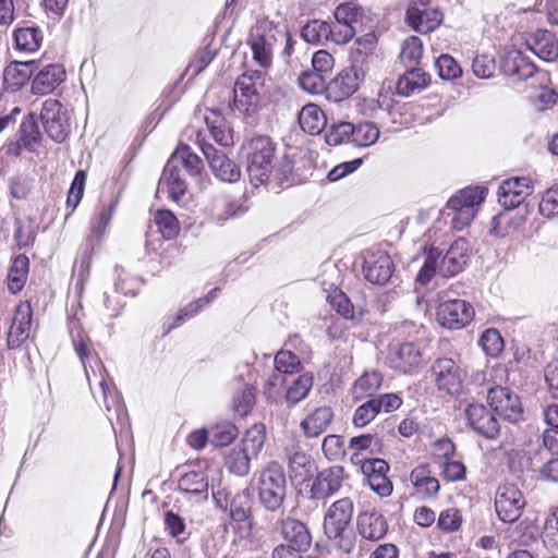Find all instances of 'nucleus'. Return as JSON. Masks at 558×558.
I'll return each mask as SVG.
<instances>
[{
  "instance_id": "1",
  "label": "nucleus",
  "mask_w": 558,
  "mask_h": 558,
  "mask_svg": "<svg viewBox=\"0 0 558 558\" xmlns=\"http://www.w3.org/2000/svg\"><path fill=\"white\" fill-rule=\"evenodd\" d=\"M243 147L246 150V170L253 185L265 184L272 177L279 183L289 180L293 169L292 162L284 156L278 166L275 165L276 144L269 136H253Z\"/></svg>"
},
{
  "instance_id": "2",
  "label": "nucleus",
  "mask_w": 558,
  "mask_h": 558,
  "mask_svg": "<svg viewBox=\"0 0 558 558\" xmlns=\"http://www.w3.org/2000/svg\"><path fill=\"white\" fill-rule=\"evenodd\" d=\"M69 331L72 338L74 350L78 355L81 362L83 363L89 386L92 387L94 381L97 383V385L101 389L107 412H111L112 410H114L117 413L118 421H121L125 415V411L121 403L120 396L118 395V391L112 380L109 378V375L102 362L98 357H96L94 360L95 365L89 364L87 366L86 364V359H88L89 356V339L82 330L80 320L77 318H70Z\"/></svg>"
},
{
  "instance_id": "3",
  "label": "nucleus",
  "mask_w": 558,
  "mask_h": 558,
  "mask_svg": "<svg viewBox=\"0 0 558 558\" xmlns=\"http://www.w3.org/2000/svg\"><path fill=\"white\" fill-rule=\"evenodd\" d=\"M468 250V242L464 239L454 241L445 255L437 247L429 248L416 281L426 284L436 272L447 278L459 274L466 263Z\"/></svg>"
},
{
  "instance_id": "4",
  "label": "nucleus",
  "mask_w": 558,
  "mask_h": 558,
  "mask_svg": "<svg viewBox=\"0 0 558 558\" xmlns=\"http://www.w3.org/2000/svg\"><path fill=\"white\" fill-rule=\"evenodd\" d=\"M353 517V501L345 497L335 501L325 513L324 532L337 548L350 554L354 549V536L348 531Z\"/></svg>"
},
{
  "instance_id": "5",
  "label": "nucleus",
  "mask_w": 558,
  "mask_h": 558,
  "mask_svg": "<svg viewBox=\"0 0 558 558\" xmlns=\"http://www.w3.org/2000/svg\"><path fill=\"white\" fill-rule=\"evenodd\" d=\"M257 489L258 500L267 511L282 512L287 480L283 468L278 462H269L259 472Z\"/></svg>"
},
{
  "instance_id": "6",
  "label": "nucleus",
  "mask_w": 558,
  "mask_h": 558,
  "mask_svg": "<svg viewBox=\"0 0 558 558\" xmlns=\"http://www.w3.org/2000/svg\"><path fill=\"white\" fill-rule=\"evenodd\" d=\"M485 186H468L452 195L447 202V208L452 211V228L463 230L475 218L487 196Z\"/></svg>"
},
{
  "instance_id": "7",
  "label": "nucleus",
  "mask_w": 558,
  "mask_h": 558,
  "mask_svg": "<svg viewBox=\"0 0 558 558\" xmlns=\"http://www.w3.org/2000/svg\"><path fill=\"white\" fill-rule=\"evenodd\" d=\"M281 27L268 19H262L251 28L248 45L253 60L263 69L272 63L274 50L282 37Z\"/></svg>"
},
{
  "instance_id": "8",
  "label": "nucleus",
  "mask_w": 558,
  "mask_h": 558,
  "mask_svg": "<svg viewBox=\"0 0 558 558\" xmlns=\"http://www.w3.org/2000/svg\"><path fill=\"white\" fill-rule=\"evenodd\" d=\"M266 73L250 70L238 77L233 88V108L247 116L257 111L262 101Z\"/></svg>"
},
{
  "instance_id": "9",
  "label": "nucleus",
  "mask_w": 558,
  "mask_h": 558,
  "mask_svg": "<svg viewBox=\"0 0 558 558\" xmlns=\"http://www.w3.org/2000/svg\"><path fill=\"white\" fill-rule=\"evenodd\" d=\"M196 143L207 159L211 171L219 180L232 183L240 179V168L223 151L207 143L201 131L196 133Z\"/></svg>"
},
{
  "instance_id": "10",
  "label": "nucleus",
  "mask_w": 558,
  "mask_h": 558,
  "mask_svg": "<svg viewBox=\"0 0 558 558\" xmlns=\"http://www.w3.org/2000/svg\"><path fill=\"white\" fill-rule=\"evenodd\" d=\"M430 372L438 390L451 396L461 391L465 374L454 360L439 357L433 363Z\"/></svg>"
},
{
  "instance_id": "11",
  "label": "nucleus",
  "mask_w": 558,
  "mask_h": 558,
  "mask_svg": "<svg viewBox=\"0 0 558 558\" xmlns=\"http://www.w3.org/2000/svg\"><path fill=\"white\" fill-rule=\"evenodd\" d=\"M526 502L522 492L513 484L500 485L495 495V509L498 518L506 523L515 522Z\"/></svg>"
},
{
  "instance_id": "12",
  "label": "nucleus",
  "mask_w": 558,
  "mask_h": 558,
  "mask_svg": "<svg viewBox=\"0 0 558 558\" xmlns=\"http://www.w3.org/2000/svg\"><path fill=\"white\" fill-rule=\"evenodd\" d=\"M386 364L400 373L408 374L422 362L421 349L413 342H391L385 357Z\"/></svg>"
},
{
  "instance_id": "13",
  "label": "nucleus",
  "mask_w": 558,
  "mask_h": 558,
  "mask_svg": "<svg viewBox=\"0 0 558 558\" xmlns=\"http://www.w3.org/2000/svg\"><path fill=\"white\" fill-rule=\"evenodd\" d=\"M213 497L217 501L219 507L230 508V517L234 522L238 523H247V529H252L251 519V508H252V495L248 488H245L239 493H236L230 502L228 501L229 493L226 488H216L215 485H211Z\"/></svg>"
},
{
  "instance_id": "14",
  "label": "nucleus",
  "mask_w": 558,
  "mask_h": 558,
  "mask_svg": "<svg viewBox=\"0 0 558 558\" xmlns=\"http://www.w3.org/2000/svg\"><path fill=\"white\" fill-rule=\"evenodd\" d=\"M40 120L48 136L57 143H62L69 135L70 124L66 112L56 99H47L41 107Z\"/></svg>"
},
{
  "instance_id": "15",
  "label": "nucleus",
  "mask_w": 558,
  "mask_h": 558,
  "mask_svg": "<svg viewBox=\"0 0 558 558\" xmlns=\"http://www.w3.org/2000/svg\"><path fill=\"white\" fill-rule=\"evenodd\" d=\"M474 317L473 306L460 299L445 300L437 307L438 323L448 329H461Z\"/></svg>"
},
{
  "instance_id": "16",
  "label": "nucleus",
  "mask_w": 558,
  "mask_h": 558,
  "mask_svg": "<svg viewBox=\"0 0 558 558\" xmlns=\"http://www.w3.org/2000/svg\"><path fill=\"white\" fill-rule=\"evenodd\" d=\"M487 400L490 408L505 420L515 423L523 413L519 397L509 388L495 386L488 389Z\"/></svg>"
},
{
  "instance_id": "17",
  "label": "nucleus",
  "mask_w": 558,
  "mask_h": 558,
  "mask_svg": "<svg viewBox=\"0 0 558 558\" xmlns=\"http://www.w3.org/2000/svg\"><path fill=\"white\" fill-rule=\"evenodd\" d=\"M363 275L373 284L384 286L391 278L395 265L389 254L381 250L367 251L363 263Z\"/></svg>"
},
{
  "instance_id": "18",
  "label": "nucleus",
  "mask_w": 558,
  "mask_h": 558,
  "mask_svg": "<svg viewBox=\"0 0 558 558\" xmlns=\"http://www.w3.org/2000/svg\"><path fill=\"white\" fill-rule=\"evenodd\" d=\"M533 181L527 177L506 179L498 187V203L507 210L517 208L533 193Z\"/></svg>"
},
{
  "instance_id": "19",
  "label": "nucleus",
  "mask_w": 558,
  "mask_h": 558,
  "mask_svg": "<svg viewBox=\"0 0 558 558\" xmlns=\"http://www.w3.org/2000/svg\"><path fill=\"white\" fill-rule=\"evenodd\" d=\"M208 475L201 466L183 473L178 481L179 493L190 502H205L208 499Z\"/></svg>"
},
{
  "instance_id": "20",
  "label": "nucleus",
  "mask_w": 558,
  "mask_h": 558,
  "mask_svg": "<svg viewBox=\"0 0 558 558\" xmlns=\"http://www.w3.org/2000/svg\"><path fill=\"white\" fill-rule=\"evenodd\" d=\"M363 78L364 73L357 66L342 70L328 83V98L335 102L349 98L357 90Z\"/></svg>"
},
{
  "instance_id": "21",
  "label": "nucleus",
  "mask_w": 558,
  "mask_h": 558,
  "mask_svg": "<svg viewBox=\"0 0 558 558\" xmlns=\"http://www.w3.org/2000/svg\"><path fill=\"white\" fill-rule=\"evenodd\" d=\"M278 529L286 546L306 551L312 544V535L305 523L287 517L278 522Z\"/></svg>"
},
{
  "instance_id": "22",
  "label": "nucleus",
  "mask_w": 558,
  "mask_h": 558,
  "mask_svg": "<svg viewBox=\"0 0 558 558\" xmlns=\"http://www.w3.org/2000/svg\"><path fill=\"white\" fill-rule=\"evenodd\" d=\"M247 206L243 197L233 198L226 194L216 195L210 206V219L217 226H223L228 220L243 216Z\"/></svg>"
},
{
  "instance_id": "23",
  "label": "nucleus",
  "mask_w": 558,
  "mask_h": 558,
  "mask_svg": "<svg viewBox=\"0 0 558 558\" xmlns=\"http://www.w3.org/2000/svg\"><path fill=\"white\" fill-rule=\"evenodd\" d=\"M344 480V470L342 466L335 465L323 470L316 476L311 488V495L314 499H326L331 497L342 487Z\"/></svg>"
},
{
  "instance_id": "24",
  "label": "nucleus",
  "mask_w": 558,
  "mask_h": 558,
  "mask_svg": "<svg viewBox=\"0 0 558 558\" xmlns=\"http://www.w3.org/2000/svg\"><path fill=\"white\" fill-rule=\"evenodd\" d=\"M466 418L470 426L486 438H495L499 433V424L495 415L483 404H470L466 408Z\"/></svg>"
},
{
  "instance_id": "25",
  "label": "nucleus",
  "mask_w": 558,
  "mask_h": 558,
  "mask_svg": "<svg viewBox=\"0 0 558 558\" xmlns=\"http://www.w3.org/2000/svg\"><path fill=\"white\" fill-rule=\"evenodd\" d=\"M35 69H37L35 61H12L4 69L0 83L4 90L15 93L29 81Z\"/></svg>"
},
{
  "instance_id": "26",
  "label": "nucleus",
  "mask_w": 558,
  "mask_h": 558,
  "mask_svg": "<svg viewBox=\"0 0 558 558\" xmlns=\"http://www.w3.org/2000/svg\"><path fill=\"white\" fill-rule=\"evenodd\" d=\"M32 323V308L28 302L20 303L16 306L11 326L8 332V345L20 347L29 336Z\"/></svg>"
},
{
  "instance_id": "27",
  "label": "nucleus",
  "mask_w": 558,
  "mask_h": 558,
  "mask_svg": "<svg viewBox=\"0 0 558 558\" xmlns=\"http://www.w3.org/2000/svg\"><path fill=\"white\" fill-rule=\"evenodd\" d=\"M525 44L541 60L550 62L558 58V39L549 31L537 29L527 37Z\"/></svg>"
},
{
  "instance_id": "28",
  "label": "nucleus",
  "mask_w": 558,
  "mask_h": 558,
  "mask_svg": "<svg viewBox=\"0 0 558 558\" xmlns=\"http://www.w3.org/2000/svg\"><path fill=\"white\" fill-rule=\"evenodd\" d=\"M114 203H110L108 207L101 208L96 218L92 222L90 236L85 244L84 251L81 256V267H88L90 260V253L94 250V243L100 241L105 234L107 227L110 223L112 213L114 210Z\"/></svg>"
},
{
  "instance_id": "29",
  "label": "nucleus",
  "mask_w": 558,
  "mask_h": 558,
  "mask_svg": "<svg viewBox=\"0 0 558 558\" xmlns=\"http://www.w3.org/2000/svg\"><path fill=\"white\" fill-rule=\"evenodd\" d=\"M65 77V71L60 64H48L33 78L32 92L36 95H47L54 90Z\"/></svg>"
},
{
  "instance_id": "30",
  "label": "nucleus",
  "mask_w": 558,
  "mask_h": 558,
  "mask_svg": "<svg viewBox=\"0 0 558 558\" xmlns=\"http://www.w3.org/2000/svg\"><path fill=\"white\" fill-rule=\"evenodd\" d=\"M444 15L437 9L410 8L407 12L409 25L421 34H427L436 29L442 22Z\"/></svg>"
},
{
  "instance_id": "31",
  "label": "nucleus",
  "mask_w": 558,
  "mask_h": 558,
  "mask_svg": "<svg viewBox=\"0 0 558 558\" xmlns=\"http://www.w3.org/2000/svg\"><path fill=\"white\" fill-rule=\"evenodd\" d=\"M502 71L508 76L527 80L536 72L535 64L521 51H509L502 61Z\"/></svg>"
},
{
  "instance_id": "32",
  "label": "nucleus",
  "mask_w": 558,
  "mask_h": 558,
  "mask_svg": "<svg viewBox=\"0 0 558 558\" xmlns=\"http://www.w3.org/2000/svg\"><path fill=\"white\" fill-rule=\"evenodd\" d=\"M410 481L415 494L422 499L435 497L440 488L439 481L430 475L429 468L426 464L414 468L410 474Z\"/></svg>"
},
{
  "instance_id": "33",
  "label": "nucleus",
  "mask_w": 558,
  "mask_h": 558,
  "mask_svg": "<svg viewBox=\"0 0 558 558\" xmlns=\"http://www.w3.org/2000/svg\"><path fill=\"white\" fill-rule=\"evenodd\" d=\"M387 522L378 512H363L357 517V531L368 541H378L387 533Z\"/></svg>"
},
{
  "instance_id": "34",
  "label": "nucleus",
  "mask_w": 558,
  "mask_h": 558,
  "mask_svg": "<svg viewBox=\"0 0 558 558\" xmlns=\"http://www.w3.org/2000/svg\"><path fill=\"white\" fill-rule=\"evenodd\" d=\"M333 412L329 407H319L310 412L300 426L306 437H318L332 422Z\"/></svg>"
},
{
  "instance_id": "35",
  "label": "nucleus",
  "mask_w": 558,
  "mask_h": 558,
  "mask_svg": "<svg viewBox=\"0 0 558 558\" xmlns=\"http://www.w3.org/2000/svg\"><path fill=\"white\" fill-rule=\"evenodd\" d=\"M14 47L26 53L36 52L44 39L43 31L38 26L19 27L13 32Z\"/></svg>"
},
{
  "instance_id": "36",
  "label": "nucleus",
  "mask_w": 558,
  "mask_h": 558,
  "mask_svg": "<svg viewBox=\"0 0 558 558\" xmlns=\"http://www.w3.org/2000/svg\"><path fill=\"white\" fill-rule=\"evenodd\" d=\"M301 129L312 135L319 134L327 124L324 111L315 104H307L299 113Z\"/></svg>"
},
{
  "instance_id": "37",
  "label": "nucleus",
  "mask_w": 558,
  "mask_h": 558,
  "mask_svg": "<svg viewBox=\"0 0 558 558\" xmlns=\"http://www.w3.org/2000/svg\"><path fill=\"white\" fill-rule=\"evenodd\" d=\"M174 166L175 169H184L192 177L199 174L203 162L187 145H180L167 162Z\"/></svg>"
},
{
  "instance_id": "38",
  "label": "nucleus",
  "mask_w": 558,
  "mask_h": 558,
  "mask_svg": "<svg viewBox=\"0 0 558 558\" xmlns=\"http://www.w3.org/2000/svg\"><path fill=\"white\" fill-rule=\"evenodd\" d=\"M167 187L172 201L179 202L186 191V183L181 174V169H175L172 165H166L159 181L158 190Z\"/></svg>"
},
{
  "instance_id": "39",
  "label": "nucleus",
  "mask_w": 558,
  "mask_h": 558,
  "mask_svg": "<svg viewBox=\"0 0 558 558\" xmlns=\"http://www.w3.org/2000/svg\"><path fill=\"white\" fill-rule=\"evenodd\" d=\"M427 82L428 75L421 69L413 66L399 77L397 92L401 96L409 97L426 87Z\"/></svg>"
},
{
  "instance_id": "40",
  "label": "nucleus",
  "mask_w": 558,
  "mask_h": 558,
  "mask_svg": "<svg viewBox=\"0 0 558 558\" xmlns=\"http://www.w3.org/2000/svg\"><path fill=\"white\" fill-rule=\"evenodd\" d=\"M253 458L242 447L235 446L225 453V466L230 473L243 477L248 474L250 462Z\"/></svg>"
},
{
  "instance_id": "41",
  "label": "nucleus",
  "mask_w": 558,
  "mask_h": 558,
  "mask_svg": "<svg viewBox=\"0 0 558 558\" xmlns=\"http://www.w3.org/2000/svg\"><path fill=\"white\" fill-rule=\"evenodd\" d=\"M383 377L378 372H366L360 376L353 385V395L356 400L375 398L380 388Z\"/></svg>"
},
{
  "instance_id": "42",
  "label": "nucleus",
  "mask_w": 558,
  "mask_h": 558,
  "mask_svg": "<svg viewBox=\"0 0 558 558\" xmlns=\"http://www.w3.org/2000/svg\"><path fill=\"white\" fill-rule=\"evenodd\" d=\"M218 291H219V289L215 288L211 291H209V293L206 296L199 298L198 300L182 307L179 311L178 315L175 316L173 323H171L167 327L165 333L170 332L172 329L180 326L185 320L194 317L197 313H199L205 306H207L216 298Z\"/></svg>"
},
{
  "instance_id": "43",
  "label": "nucleus",
  "mask_w": 558,
  "mask_h": 558,
  "mask_svg": "<svg viewBox=\"0 0 558 558\" xmlns=\"http://www.w3.org/2000/svg\"><path fill=\"white\" fill-rule=\"evenodd\" d=\"M255 399V388L248 384H243L233 395L232 410L241 417L246 416L252 411Z\"/></svg>"
},
{
  "instance_id": "44",
  "label": "nucleus",
  "mask_w": 558,
  "mask_h": 558,
  "mask_svg": "<svg viewBox=\"0 0 558 558\" xmlns=\"http://www.w3.org/2000/svg\"><path fill=\"white\" fill-rule=\"evenodd\" d=\"M330 33L329 23L322 20H311L301 29V38L314 45H322L328 41Z\"/></svg>"
},
{
  "instance_id": "45",
  "label": "nucleus",
  "mask_w": 558,
  "mask_h": 558,
  "mask_svg": "<svg viewBox=\"0 0 558 558\" xmlns=\"http://www.w3.org/2000/svg\"><path fill=\"white\" fill-rule=\"evenodd\" d=\"M28 258L24 255H20L13 260L8 275V289L12 293H17L23 289L28 272Z\"/></svg>"
},
{
  "instance_id": "46",
  "label": "nucleus",
  "mask_w": 558,
  "mask_h": 558,
  "mask_svg": "<svg viewBox=\"0 0 558 558\" xmlns=\"http://www.w3.org/2000/svg\"><path fill=\"white\" fill-rule=\"evenodd\" d=\"M265 440V426L263 424H254L245 432L244 437L239 446L255 458L263 449Z\"/></svg>"
},
{
  "instance_id": "47",
  "label": "nucleus",
  "mask_w": 558,
  "mask_h": 558,
  "mask_svg": "<svg viewBox=\"0 0 558 558\" xmlns=\"http://www.w3.org/2000/svg\"><path fill=\"white\" fill-rule=\"evenodd\" d=\"M290 386L286 391V399L291 404H296L303 400L313 386V376L311 374H301L290 379Z\"/></svg>"
},
{
  "instance_id": "48",
  "label": "nucleus",
  "mask_w": 558,
  "mask_h": 558,
  "mask_svg": "<svg viewBox=\"0 0 558 558\" xmlns=\"http://www.w3.org/2000/svg\"><path fill=\"white\" fill-rule=\"evenodd\" d=\"M41 133L34 113L24 118L21 124V142L28 150H35L40 144Z\"/></svg>"
},
{
  "instance_id": "49",
  "label": "nucleus",
  "mask_w": 558,
  "mask_h": 558,
  "mask_svg": "<svg viewBox=\"0 0 558 558\" xmlns=\"http://www.w3.org/2000/svg\"><path fill=\"white\" fill-rule=\"evenodd\" d=\"M239 435L238 427L229 421L217 423L209 430V441L216 447L231 444Z\"/></svg>"
},
{
  "instance_id": "50",
  "label": "nucleus",
  "mask_w": 558,
  "mask_h": 558,
  "mask_svg": "<svg viewBox=\"0 0 558 558\" xmlns=\"http://www.w3.org/2000/svg\"><path fill=\"white\" fill-rule=\"evenodd\" d=\"M379 129L373 122L353 124L352 144L359 147H367L379 138Z\"/></svg>"
},
{
  "instance_id": "51",
  "label": "nucleus",
  "mask_w": 558,
  "mask_h": 558,
  "mask_svg": "<svg viewBox=\"0 0 558 558\" xmlns=\"http://www.w3.org/2000/svg\"><path fill=\"white\" fill-rule=\"evenodd\" d=\"M380 445L379 438L372 434L352 437L349 442V449L353 451L351 460L353 462H360V453L368 452L369 454H374L377 452Z\"/></svg>"
},
{
  "instance_id": "52",
  "label": "nucleus",
  "mask_w": 558,
  "mask_h": 558,
  "mask_svg": "<svg viewBox=\"0 0 558 558\" xmlns=\"http://www.w3.org/2000/svg\"><path fill=\"white\" fill-rule=\"evenodd\" d=\"M286 457L289 469L295 476H303L307 472L311 457L298 444L293 442L291 448H286Z\"/></svg>"
},
{
  "instance_id": "53",
  "label": "nucleus",
  "mask_w": 558,
  "mask_h": 558,
  "mask_svg": "<svg viewBox=\"0 0 558 558\" xmlns=\"http://www.w3.org/2000/svg\"><path fill=\"white\" fill-rule=\"evenodd\" d=\"M300 87L311 94H322L326 92L328 94V84L325 75L314 71L307 70L301 73L299 76Z\"/></svg>"
},
{
  "instance_id": "54",
  "label": "nucleus",
  "mask_w": 558,
  "mask_h": 558,
  "mask_svg": "<svg viewBox=\"0 0 558 558\" xmlns=\"http://www.w3.org/2000/svg\"><path fill=\"white\" fill-rule=\"evenodd\" d=\"M154 221L158 227V231L167 240L173 239L179 233V221L170 210H158Z\"/></svg>"
},
{
  "instance_id": "55",
  "label": "nucleus",
  "mask_w": 558,
  "mask_h": 558,
  "mask_svg": "<svg viewBox=\"0 0 558 558\" xmlns=\"http://www.w3.org/2000/svg\"><path fill=\"white\" fill-rule=\"evenodd\" d=\"M423 56V43L416 36L407 38L402 44L400 58L402 62L411 68L416 65Z\"/></svg>"
},
{
  "instance_id": "56",
  "label": "nucleus",
  "mask_w": 558,
  "mask_h": 558,
  "mask_svg": "<svg viewBox=\"0 0 558 558\" xmlns=\"http://www.w3.org/2000/svg\"><path fill=\"white\" fill-rule=\"evenodd\" d=\"M353 124L351 122L333 123L326 132V143L338 146L343 143H352Z\"/></svg>"
},
{
  "instance_id": "57",
  "label": "nucleus",
  "mask_w": 558,
  "mask_h": 558,
  "mask_svg": "<svg viewBox=\"0 0 558 558\" xmlns=\"http://www.w3.org/2000/svg\"><path fill=\"white\" fill-rule=\"evenodd\" d=\"M302 364L298 355L291 351H280L275 356V369L292 377L301 371Z\"/></svg>"
},
{
  "instance_id": "58",
  "label": "nucleus",
  "mask_w": 558,
  "mask_h": 558,
  "mask_svg": "<svg viewBox=\"0 0 558 558\" xmlns=\"http://www.w3.org/2000/svg\"><path fill=\"white\" fill-rule=\"evenodd\" d=\"M480 344L484 352L489 356H498L504 350V339L500 332L495 328L486 329L481 338Z\"/></svg>"
},
{
  "instance_id": "59",
  "label": "nucleus",
  "mask_w": 558,
  "mask_h": 558,
  "mask_svg": "<svg viewBox=\"0 0 558 558\" xmlns=\"http://www.w3.org/2000/svg\"><path fill=\"white\" fill-rule=\"evenodd\" d=\"M378 414L379 411L376 402L374 398H371L356 408L352 417V423L355 427L362 428L375 420Z\"/></svg>"
},
{
  "instance_id": "60",
  "label": "nucleus",
  "mask_w": 558,
  "mask_h": 558,
  "mask_svg": "<svg viewBox=\"0 0 558 558\" xmlns=\"http://www.w3.org/2000/svg\"><path fill=\"white\" fill-rule=\"evenodd\" d=\"M325 457L330 461H337L345 453L344 439L340 435H327L322 444Z\"/></svg>"
},
{
  "instance_id": "61",
  "label": "nucleus",
  "mask_w": 558,
  "mask_h": 558,
  "mask_svg": "<svg viewBox=\"0 0 558 558\" xmlns=\"http://www.w3.org/2000/svg\"><path fill=\"white\" fill-rule=\"evenodd\" d=\"M435 66L442 80H453L461 75L462 70L457 61L449 54H441L437 58Z\"/></svg>"
},
{
  "instance_id": "62",
  "label": "nucleus",
  "mask_w": 558,
  "mask_h": 558,
  "mask_svg": "<svg viewBox=\"0 0 558 558\" xmlns=\"http://www.w3.org/2000/svg\"><path fill=\"white\" fill-rule=\"evenodd\" d=\"M335 22L356 27L362 15V10L352 3L340 4L335 10Z\"/></svg>"
},
{
  "instance_id": "63",
  "label": "nucleus",
  "mask_w": 558,
  "mask_h": 558,
  "mask_svg": "<svg viewBox=\"0 0 558 558\" xmlns=\"http://www.w3.org/2000/svg\"><path fill=\"white\" fill-rule=\"evenodd\" d=\"M539 213L546 218L558 217V184L549 187L542 196Z\"/></svg>"
},
{
  "instance_id": "64",
  "label": "nucleus",
  "mask_w": 558,
  "mask_h": 558,
  "mask_svg": "<svg viewBox=\"0 0 558 558\" xmlns=\"http://www.w3.org/2000/svg\"><path fill=\"white\" fill-rule=\"evenodd\" d=\"M33 189V180L24 174H16L10 179L9 190L12 198L25 199Z\"/></svg>"
}]
</instances>
